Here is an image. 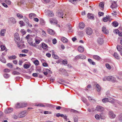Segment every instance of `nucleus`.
Masks as SVG:
<instances>
[{"instance_id":"11","label":"nucleus","mask_w":122,"mask_h":122,"mask_svg":"<svg viewBox=\"0 0 122 122\" xmlns=\"http://www.w3.org/2000/svg\"><path fill=\"white\" fill-rule=\"evenodd\" d=\"M96 110L98 111L101 112L103 111L104 110L103 108L100 106H97L96 108Z\"/></svg>"},{"instance_id":"12","label":"nucleus","mask_w":122,"mask_h":122,"mask_svg":"<svg viewBox=\"0 0 122 122\" xmlns=\"http://www.w3.org/2000/svg\"><path fill=\"white\" fill-rule=\"evenodd\" d=\"M109 114L110 116V117L112 118H114L115 117V115L113 113V112L112 111H109Z\"/></svg>"},{"instance_id":"40","label":"nucleus","mask_w":122,"mask_h":122,"mask_svg":"<svg viewBox=\"0 0 122 122\" xmlns=\"http://www.w3.org/2000/svg\"><path fill=\"white\" fill-rule=\"evenodd\" d=\"M34 63L36 66H38L39 64V62L37 60L35 61L34 62Z\"/></svg>"},{"instance_id":"34","label":"nucleus","mask_w":122,"mask_h":122,"mask_svg":"<svg viewBox=\"0 0 122 122\" xmlns=\"http://www.w3.org/2000/svg\"><path fill=\"white\" fill-rule=\"evenodd\" d=\"M71 112L76 113H80V112L78 111L73 109H71L70 111Z\"/></svg>"},{"instance_id":"5","label":"nucleus","mask_w":122,"mask_h":122,"mask_svg":"<svg viewBox=\"0 0 122 122\" xmlns=\"http://www.w3.org/2000/svg\"><path fill=\"white\" fill-rule=\"evenodd\" d=\"M102 101L104 103L106 102H109L112 103L113 102V100L112 99H111H111H109L108 98H107L103 99Z\"/></svg>"},{"instance_id":"47","label":"nucleus","mask_w":122,"mask_h":122,"mask_svg":"<svg viewBox=\"0 0 122 122\" xmlns=\"http://www.w3.org/2000/svg\"><path fill=\"white\" fill-rule=\"evenodd\" d=\"M0 47L1 49V50L2 51H4L5 50L6 48V47L4 45H1L0 46Z\"/></svg>"},{"instance_id":"43","label":"nucleus","mask_w":122,"mask_h":122,"mask_svg":"<svg viewBox=\"0 0 122 122\" xmlns=\"http://www.w3.org/2000/svg\"><path fill=\"white\" fill-rule=\"evenodd\" d=\"M86 58V57L85 56L82 55H80V59H85Z\"/></svg>"},{"instance_id":"24","label":"nucleus","mask_w":122,"mask_h":122,"mask_svg":"<svg viewBox=\"0 0 122 122\" xmlns=\"http://www.w3.org/2000/svg\"><path fill=\"white\" fill-rule=\"evenodd\" d=\"M46 104V106L49 107H53L54 108L55 107H56L54 105L49 104Z\"/></svg>"},{"instance_id":"20","label":"nucleus","mask_w":122,"mask_h":122,"mask_svg":"<svg viewBox=\"0 0 122 122\" xmlns=\"http://www.w3.org/2000/svg\"><path fill=\"white\" fill-rule=\"evenodd\" d=\"M6 30L5 29H2L0 33V35L1 36H4L5 35V33Z\"/></svg>"},{"instance_id":"45","label":"nucleus","mask_w":122,"mask_h":122,"mask_svg":"<svg viewBox=\"0 0 122 122\" xmlns=\"http://www.w3.org/2000/svg\"><path fill=\"white\" fill-rule=\"evenodd\" d=\"M53 57L54 58L57 59L59 58L58 57L57 55L54 54H53L52 55Z\"/></svg>"},{"instance_id":"59","label":"nucleus","mask_w":122,"mask_h":122,"mask_svg":"<svg viewBox=\"0 0 122 122\" xmlns=\"http://www.w3.org/2000/svg\"><path fill=\"white\" fill-rule=\"evenodd\" d=\"M30 35H29V34L28 35L25 37V38L27 39V40H29L32 39L31 38H29V37L30 36Z\"/></svg>"},{"instance_id":"9","label":"nucleus","mask_w":122,"mask_h":122,"mask_svg":"<svg viewBox=\"0 0 122 122\" xmlns=\"http://www.w3.org/2000/svg\"><path fill=\"white\" fill-rule=\"evenodd\" d=\"M115 79L113 76H107V81H115Z\"/></svg>"},{"instance_id":"3","label":"nucleus","mask_w":122,"mask_h":122,"mask_svg":"<svg viewBox=\"0 0 122 122\" xmlns=\"http://www.w3.org/2000/svg\"><path fill=\"white\" fill-rule=\"evenodd\" d=\"M86 32L87 34L88 35H91L92 33V30L91 28H88L86 29Z\"/></svg>"},{"instance_id":"31","label":"nucleus","mask_w":122,"mask_h":122,"mask_svg":"<svg viewBox=\"0 0 122 122\" xmlns=\"http://www.w3.org/2000/svg\"><path fill=\"white\" fill-rule=\"evenodd\" d=\"M20 105H21V108L26 107L27 106V104L26 103H20Z\"/></svg>"},{"instance_id":"56","label":"nucleus","mask_w":122,"mask_h":122,"mask_svg":"<svg viewBox=\"0 0 122 122\" xmlns=\"http://www.w3.org/2000/svg\"><path fill=\"white\" fill-rule=\"evenodd\" d=\"M62 63L64 65H66L67 64V62L66 60H63L62 61Z\"/></svg>"},{"instance_id":"37","label":"nucleus","mask_w":122,"mask_h":122,"mask_svg":"<svg viewBox=\"0 0 122 122\" xmlns=\"http://www.w3.org/2000/svg\"><path fill=\"white\" fill-rule=\"evenodd\" d=\"M97 90L98 92H99L101 90V87L98 84H97L96 86Z\"/></svg>"},{"instance_id":"32","label":"nucleus","mask_w":122,"mask_h":122,"mask_svg":"<svg viewBox=\"0 0 122 122\" xmlns=\"http://www.w3.org/2000/svg\"><path fill=\"white\" fill-rule=\"evenodd\" d=\"M118 120L120 122H122V113L120 114L118 116Z\"/></svg>"},{"instance_id":"60","label":"nucleus","mask_w":122,"mask_h":122,"mask_svg":"<svg viewBox=\"0 0 122 122\" xmlns=\"http://www.w3.org/2000/svg\"><path fill=\"white\" fill-rule=\"evenodd\" d=\"M57 40L56 39H54L52 40L53 43L54 44H55L57 42Z\"/></svg>"},{"instance_id":"10","label":"nucleus","mask_w":122,"mask_h":122,"mask_svg":"<svg viewBox=\"0 0 122 122\" xmlns=\"http://www.w3.org/2000/svg\"><path fill=\"white\" fill-rule=\"evenodd\" d=\"M47 13V14L48 16L52 17L54 15V14L52 11L50 10H48Z\"/></svg>"},{"instance_id":"50","label":"nucleus","mask_w":122,"mask_h":122,"mask_svg":"<svg viewBox=\"0 0 122 122\" xmlns=\"http://www.w3.org/2000/svg\"><path fill=\"white\" fill-rule=\"evenodd\" d=\"M99 6L101 7L102 8H104V4L102 2H100L99 5Z\"/></svg>"},{"instance_id":"33","label":"nucleus","mask_w":122,"mask_h":122,"mask_svg":"<svg viewBox=\"0 0 122 122\" xmlns=\"http://www.w3.org/2000/svg\"><path fill=\"white\" fill-rule=\"evenodd\" d=\"M10 21L13 24H14L15 23L16 21L15 19L13 18H11L10 19Z\"/></svg>"},{"instance_id":"23","label":"nucleus","mask_w":122,"mask_h":122,"mask_svg":"<svg viewBox=\"0 0 122 122\" xmlns=\"http://www.w3.org/2000/svg\"><path fill=\"white\" fill-rule=\"evenodd\" d=\"M112 24L113 26L116 27L119 24L117 21H115L112 22Z\"/></svg>"},{"instance_id":"17","label":"nucleus","mask_w":122,"mask_h":122,"mask_svg":"<svg viewBox=\"0 0 122 122\" xmlns=\"http://www.w3.org/2000/svg\"><path fill=\"white\" fill-rule=\"evenodd\" d=\"M117 50L120 52L122 50V46L117 45Z\"/></svg>"},{"instance_id":"8","label":"nucleus","mask_w":122,"mask_h":122,"mask_svg":"<svg viewBox=\"0 0 122 122\" xmlns=\"http://www.w3.org/2000/svg\"><path fill=\"white\" fill-rule=\"evenodd\" d=\"M27 112L26 111H24L21 112L19 114V117L20 118L23 117L26 115Z\"/></svg>"},{"instance_id":"4","label":"nucleus","mask_w":122,"mask_h":122,"mask_svg":"<svg viewBox=\"0 0 122 122\" xmlns=\"http://www.w3.org/2000/svg\"><path fill=\"white\" fill-rule=\"evenodd\" d=\"M97 42L98 44L101 45L103 44L104 41L102 38H99L97 39Z\"/></svg>"},{"instance_id":"57","label":"nucleus","mask_w":122,"mask_h":122,"mask_svg":"<svg viewBox=\"0 0 122 122\" xmlns=\"http://www.w3.org/2000/svg\"><path fill=\"white\" fill-rule=\"evenodd\" d=\"M46 71L47 73H48L50 74H51L52 73V71L50 70L49 69H46Z\"/></svg>"},{"instance_id":"22","label":"nucleus","mask_w":122,"mask_h":122,"mask_svg":"<svg viewBox=\"0 0 122 122\" xmlns=\"http://www.w3.org/2000/svg\"><path fill=\"white\" fill-rule=\"evenodd\" d=\"M66 27L68 29H69L68 31L70 32H71L72 31H71L72 27L70 24H67L66 25Z\"/></svg>"},{"instance_id":"18","label":"nucleus","mask_w":122,"mask_h":122,"mask_svg":"<svg viewBox=\"0 0 122 122\" xmlns=\"http://www.w3.org/2000/svg\"><path fill=\"white\" fill-rule=\"evenodd\" d=\"M61 41L64 43H66L68 42V40L66 38L64 37H62L61 39Z\"/></svg>"},{"instance_id":"1","label":"nucleus","mask_w":122,"mask_h":122,"mask_svg":"<svg viewBox=\"0 0 122 122\" xmlns=\"http://www.w3.org/2000/svg\"><path fill=\"white\" fill-rule=\"evenodd\" d=\"M15 40L16 43H18L19 41L20 40V37L18 34L17 33H16L14 34Z\"/></svg>"},{"instance_id":"2","label":"nucleus","mask_w":122,"mask_h":122,"mask_svg":"<svg viewBox=\"0 0 122 122\" xmlns=\"http://www.w3.org/2000/svg\"><path fill=\"white\" fill-rule=\"evenodd\" d=\"M13 111L12 108L11 107H9L6 109L5 111V113H9Z\"/></svg>"},{"instance_id":"52","label":"nucleus","mask_w":122,"mask_h":122,"mask_svg":"<svg viewBox=\"0 0 122 122\" xmlns=\"http://www.w3.org/2000/svg\"><path fill=\"white\" fill-rule=\"evenodd\" d=\"M7 66H8L9 67L12 68L13 67V66L12 65V64L11 63H8L7 64Z\"/></svg>"},{"instance_id":"19","label":"nucleus","mask_w":122,"mask_h":122,"mask_svg":"<svg viewBox=\"0 0 122 122\" xmlns=\"http://www.w3.org/2000/svg\"><path fill=\"white\" fill-rule=\"evenodd\" d=\"M78 51L80 52H82L84 51V48L81 46H80L78 48Z\"/></svg>"},{"instance_id":"62","label":"nucleus","mask_w":122,"mask_h":122,"mask_svg":"<svg viewBox=\"0 0 122 122\" xmlns=\"http://www.w3.org/2000/svg\"><path fill=\"white\" fill-rule=\"evenodd\" d=\"M106 17H107V18L108 19V20L110 21L112 20V19L111 18V17L109 15H106Z\"/></svg>"},{"instance_id":"41","label":"nucleus","mask_w":122,"mask_h":122,"mask_svg":"<svg viewBox=\"0 0 122 122\" xmlns=\"http://www.w3.org/2000/svg\"><path fill=\"white\" fill-rule=\"evenodd\" d=\"M105 66L106 68L110 70L111 69V66L108 63H106L105 64Z\"/></svg>"},{"instance_id":"15","label":"nucleus","mask_w":122,"mask_h":122,"mask_svg":"<svg viewBox=\"0 0 122 122\" xmlns=\"http://www.w3.org/2000/svg\"><path fill=\"white\" fill-rule=\"evenodd\" d=\"M24 21L26 23V25H29V22L28 19L25 17L23 18Z\"/></svg>"},{"instance_id":"42","label":"nucleus","mask_w":122,"mask_h":122,"mask_svg":"<svg viewBox=\"0 0 122 122\" xmlns=\"http://www.w3.org/2000/svg\"><path fill=\"white\" fill-rule=\"evenodd\" d=\"M5 2L8 5H10L11 4V2L9 0H6Z\"/></svg>"},{"instance_id":"14","label":"nucleus","mask_w":122,"mask_h":122,"mask_svg":"<svg viewBox=\"0 0 122 122\" xmlns=\"http://www.w3.org/2000/svg\"><path fill=\"white\" fill-rule=\"evenodd\" d=\"M102 31L104 33L106 34H107L109 32L108 30H106V28L103 26L102 28Z\"/></svg>"},{"instance_id":"51","label":"nucleus","mask_w":122,"mask_h":122,"mask_svg":"<svg viewBox=\"0 0 122 122\" xmlns=\"http://www.w3.org/2000/svg\"><path fill=\"white\" fill-rule=\"evenodd\" d=\"M13 74L14 75H19L20 74V73L19 72H18L17 71H15L13 72Z\"/></svg>"},{"instance_id":"48","label":"nucleus","mask_w":122,"mask_h":122,"mask_svg":"<svg viewBox=\"0 0 122 122\" xmlns=\"http://www.w3.org/2000/svg\"><path fill=\"white\" fill-rule=\"evenodd\" d=\"M20 103H17L16 104L15 106L16 108H21V105H20Z\"/></svg>"},{"instance_id":"16","label":"nucleus","mask_w":122,"mask_h":122,"mask_svg":"<svg viewBox=\"0 0 122 122\" xmlns=\"http://www.w3.org/2000/svg\"><path fill=\"white\" fill-rule=\"evenodd\" d=\"M85 24L81 22L79 23V26L80 29H83L85 27Z\"/></svg>"},{"instance_id":"36","label":"nucleus","mask_w":122,"mask_h":122,"mask_svg":"<svg viewBox=\"0 0 122 122\" xmlns=\"http://www.w3.org/2000/svg\"><path fill=\"white\" fill-rule=\"evenodd\" d=\"M30 66V65H29L28 64H25L24 65V67L25 69H27L29 68Z\"/></svg>"},{"instance_id":"25","label":"nucleus","mask_w":122,"mask_h":122,"mask_svg":"<svg viewBox=\"0 0 122 122\" xmlns=\"http://www.w3.org/2000/svg\"><path fill=\"white\" fill-rule=\"evenodd\" d=\"M113 56L116 59H119V56L117 53L116 52H114Z\"/></svg>"},{"instance_id":"46","label":"nucleus","mask_w":122,"mask_h":122,"mask_svg":"<svg viewBox=\"0 0 122 122\" xmlns=\"http://www.w3.org/2000/svg\"><path fill=\"white\" fill-rule=\"evenodd\" d=\"M81 100L84 103H86L87 102V100L85 98L82 97Z\"/></svg>"},{"instance_id":"64","label":"nucleus","mask_w":122,"mask_h":122,"mask_svg":"<svg viewBox=\"0 0 122 122\" xmlns=\"http://www.w3.org/2000/svg\"><path fill=\"white\" fill-rule=\"evenodd\" d=\"M42 35L44 36H46V32L44 30H42Z\"/></svg>"},{"instance_id":"26","label":"nucleus","mask_w":122,"mask_h":122,"mask_svg":"<svg viewBox=\"0 0 122 122\" xmlns=\"http://www.w3.org/2000/svg\"><path fill=\"white\" fill-rule=\"evenodd\" d=\"M93 58L97 60H99L101 59L100 57L99 56L95 55L93 56Z\"/></svg>"},{"instance_id":"6","label":"nucleus","mask_w":122,"mask_h":122,"mask_svg":"<svg viewBox=\"0 0 122 122\" xmlns=\"http://www.w3.org/2000/svg\"><path fill=\"white\" fill-rule=\"evenodd\" d=\"M50 23L51 24L53 23L55 24H56L57 22V21L56 18H52L49 20Z\"/></svg>"},{"instance_id":"35","label":"nucleus","mask_w":122,"mask_h":122,"mask_svg":"<svg viewBox=\"0 0 122 122\" xmlns=\"http://www.w3.org/2000/svg\"><path fill=\"white\" fill-rule=\"evenodd\" d=\"M63 13L62 11H60L59 12L58 15L59 17H61L62 18H63Z\"/></svg>"},{"instance_id":"58","label":"nucleus","mask_w":122,"mask_h":122,"mask_svg":"<svg viewBox=\"0 0 122 122\" xmlns=\"http://www.w3.org/2000/svg\"><path fill=\"white\" fill-rule=\"evenodd\" d=\"M28 50L26 49L23 50L22 51V52L25 53H26L28 52Z\"/></svg>"},{"instance_id":"7","label":"nucleus","mask_w":122,"mask_h":122,"mask_svg":"<svg viewBox=\"0 0 122 122\" xmlns=\"http://www.w3.org/2000/svg\"><path fill=\"white\" fill-rule=\"evenodd\" d=\"M117 7V2L116 1H114L112 3V5L111 6V7L113 9V8H115Z\"/></svg>"},{"instance_id":"63","label":"nucleus","mask_w":122,"mask_h":122,"mask_svg":"<svg viewBox=\"0 0 122 122\" xmlns=\"http://www.w3.org/2000/svg\"><path fill=\"white\" fill-rule=\"evenodd\" d=\"M10 70L8 69H5L4 70V71L5 72H10Z\"/></svg>"},{"instance_id":"49","label":"nucleus","mask_w":122,"mask_h":122,"mask_svg":"<svg viewBox=\"0 0 122 122\" xmlns=\"http://www.w3.org/2000/svg\"><path fill=\"white\" fill-rule=\"evenodd\" d=\"M17 16L19 18H21L23 17L22 15L20 13H18L17 14Z\"/></svg>"},{"instance_id":"38","label":"nucleus","mask_w":122,"mask_h":122,"mask_svg":"<svg viewBox=\"0 0 122 122\" xmlns=\"http://www.w3.org/2000/svg\"><path fill=\"white\" fill-rule=\"evenodd\" d=\"M9 58L10 59H15L16 58V56L15 55H13L9 56Z\"/></svg>"},{"instance_id":"27","label":"nucleus","mask_w":122,"mask_h":122,"mask_svg":"<svg viewBox=\"0 0 122 122\" xmlns=\"http://www.w3.org/2000/svg\"><path fill=\"white\" fill-rule=\"evenodd\" d=\"M42 47L44 49H46L47 47L48 46L47 45L44 43H42L41 44Z\"/></svg>"},{"instance_id":"28","label":"nucleus","mask_w":122,"mask_h":122,"mask_svg":"<svg viewBox=\"0 0 122 122\" xmlns=\"http://www.w3.org/2000/svg\"><path fill=\"white\" fill-rule=\"evenodd\" d=\"M36 15V14L34 13H30L29 14V17L30 19H31L33 18L34 17H35Z\"/></svg>"},{"instance_id":"29","label":"nucleus","mask_w":122,"mask_h":122,"mask_svg":"<svg viewBox=\"0 0 122 122\" xmlns=\"http://www.w3.org/2000/svg\"><path fill=\"white\" fill-rule=\"evenodd\" d=\"M62 72H63V74L66 76H68V75L66 71L64 69H62L61 70Z\"/></svg>"},{"instance_id":"53","label":"nucleus","mask_w":122,"mask_h":122,"mask_svg":"<svg viewBox=\"0 0 122 122\" xmlns=\"http://www.w3.org/2000/svg\"><path fill=\"white\" fill-rule=\"evenodd\" d=\"M38 73H34L32 74V75L34 77H37L38 76Z\"/></svg>"},{"instance_id":"55","label":"nucleus","mask_w":122,"mask_h":122,"mask_svg":"<svg viewBox=\"0 0 122 122\" xmlns=\"http://www.w3.org/2000/svg\"><path fill=\"white\" fill-rule=\"evenodd\" d=\"M103 21L104 22H107L108 20V19L107 17H104L103 19Z\"/></svg>"},{"instance_id":"13","label":"nucleus","mask_w":122,"mask_h":122,"mask_svg":"<svg viewBox=\"0 0 122 122\" xmlns=\"http://www.w3.org/2000/svg\"><path fill=\"white\" fill-rule=\"evenodd\" d=\"M47 31L48 33L51 35H54V31L51 29H48Z\"/></svg>"},{"instance_id":"44","label":"nucleus","mask_w":122,"mask_h":122,"mask_svg":"<svg viewBox=\"0 0 122 122\" xmlns=\"http://www.w3.org/2000/svg\"><path fill=\"white\" fill-rule=\"evenodd\" d=\"M4 76L6 78H8L10 76V75L7 73L5 74H4Z\"/></svg>"},{"instance_id":"21","label":"nucleus","mask_w":122,"mask_h":122,"mask_svg":"<svg viewBox=\"0 0 122 122\" xmlns=\"http://www.w3.org/2000/svg\"><path fill=\"white\" fill-rule=\"evenodd\" d=\"M88 18L90 19H93L94 17L92 14L89 13L87 15Z\"/></svg>"},{"instance_id":"54","label":"nucleus","mask_w":122,"mask_h":122,"mask_svg":"<svg viewBox=\"0 0 122 122\" xmlns=\"http://www.w3.org/2000/svg\"><path fill=\"white\" fill-rule=\"evenodd\" d=\"M78 117L76 116V117H74V122H77L78 120Z\"/></svg>"},{"instance_id":"30","label":"nucleus","mask_w":122,"mask_h":122,"mask_svg":"<svg viewBox=\"0 0 122 122\" xmlns=\"http://www.w3.org/2000/svg\"><path fill=\"white\" fill-rule=\"evenodd\" d=\"M0 61L4 63H5L6 62L5 59L3 57H0Z\"/></svg>"},{"instance_id":"39","label":"nucleus","mask_w":122,"mask_h":122,"mask_svg":"<svg viewBox=\"0 0 122 122\" xmlns=\"http://www.w3.org/2000/svg\"><path fill=\"white\" fill-rule=\"evenodd\" d=\"M19 24L20 25V26L22 27L25 25V24L23 21H20L19 22Z\"/></svg>"},{"instance_id":"61","label":"nucleus","mask_w":122,"mask_h":122,"mask_svg":"<svg viewBox=\"0 0 122 122\" xmlns=\"http://www.w3.org/2000/svg\"><path fill=\"white\" fill-rule=\"evenodd\" d=\"M95 117L96 119H98L100 118V117L98 114H96L95 116Z\"/></svg>"}]
</instances>
